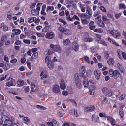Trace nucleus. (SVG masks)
Returning <instances> with one entry per match:
<instances>
[{
    "label": "nucleus",
    "instance_id": "nucleus-22",
    "mask_svg": "<svg viewBox=\"0 0 126 126\" xmlns=\"http://www.w3.org/2000/svg\"><path fill=\"white\" fill-rule=\"evenodd\" d=\"M107 63L110 66L114 65L115 60L113 58H110L107 61Z\"/></svg>",
    "mask_w": 126,
    "mask_h": 126
},
{
    "label": "nucleus",
    "instance_id": "nucleus-34",
    "mask_svg": "<svg viewBox=\"0 0 126 126\" xmlns=\"http://www.w3.org/2000/svg\"><path fill=\"white\" fill-rule=\"evenodd\" d=\"M51 28L50 26H46L45 27L42 29V32H47V31H50Z\"/></svg>",
    "mask_w": 126,
    "mask_h": 126
},
{
    "label": "nucleus",
    "instance_id": "nucleus-3",
    "mask_svg": "<svg viewBox=\"0 0 126 126\" xmlns=\"http://www.w3.org/2000/svg\"><path fill=\"white\" fill-rule=\"evenodd\" d=\"M74 78L76 86L78 88L80 89V88L82 87V85H81V81L80 80V79H79V74L77 73L75 74L74 75Z\"/></svg>",
    "mask_w": 126,
    "mask_h": 126
},
{
    "label": "nucleus",
    "instance_id": "nucleus-51",
    "mask_svg": "<svg viewBox=\"0 0 126 126\" xmlns=\"http://www.w3.org/2000/svg\"><path fill=\"white\" fill-rule=\"evenodd\" d=\"M84 61H85L86 62H87V63H88V64H89V63H90V61H89V58L87 56H85L84 57Z\"/></svg>",
    "mask_w": 126,
    "mask_h": 126
},
{
    "label": "nucleus",
    "instance_id": "nucleus-13",
    "mask_svg": "<svg viewBox=\"0 0 126 126\" xmlns=\"http://www.w3.org/2000/svg\"><path fill=\"white\" fill-rule=\"evenodd\" d=\"M82 79H84L83 81V85L85 87V88H87L89 86V82H88V79L86 77L83 76V78H82Z\"/></svg>",
    "mask_w": 126,
    "mask_h": 126
},
{
    "label": "nucleus",
    "instance_id": "nucleus-30",
    "mask_svg": "<svg viewBox=\"0 0 126 126\" xmlns=\"http://www.w3.org/2000/svg\"><path fill=\"white\" fill-rule=\"evenodd\" d=\"M13 32H15L14 34L15 35H19L20 33H21V31L20 30L18 29H15L12 30Z\"/></svg>",
    "mask_w": 126,
    "mask_h": 126
},
{
    "label": "nucleus",
    "instance_id": "nucleus-40",
    "mask_svg": "<svg viewBox=\"0 0 126 126\" xmlns=\"http://www.w3.org/2000/svg\"><path fill=\"white\" fill-rule=\"evenodd\" d=\"M40 76H42L41 78V79H43V78H47V74L44 71L41 72V73L40 74Z\"/></svg>",
    "mask_w": 126,
    "mask_h": 126
},
{
    "label": "nucleus",
    "instance_id": "nucleus-25",
    "mask_svg": "<svg viewBox=\"0 0 126 126\" xmlns=\"http://www.w3.org/2000/svg\"><path fill=\"white\" fill-rule=\"evenodd\" d=\"M80 72H81V74H80V76L81 77H82V78H83L84 74L85 73V67H82V68H81L80 70Z\"/></svg>",
    "mask_w": 126,
    "mask_h": 126
},
{
    "label": "nucleus",
    "instance_id": "nucleus-7",
    "mask_svg": "<svg viewBox=\"0 0 126 126\" xmlns=\"http://www.w3.org/2000/svg\"><path fill=\"white\" fill-rule=\"evenodd\" d=\"M2 119H5L4 124H3V126H9V123H10V117H8L6 116H2Z\"/></svg>",
    "mask_w": 126,
    "mask_h": 126
},
{
    "label": "nucleus",
    "instance_id": "nucleus-37",
    "mask_svg": "<svg viewBox=\"0 0 126 126\" xmlns=\"http://www.w3.org/2000/svg\"><path fill=\"white\" fill-rule=\"evenodd\" d=\"M2 67L4 70H8L9 69V65H8V63H6L5 64H3Z\"/></svg>",
    "mask_w": 126,
    "mask_h": 126
},
{
    "label": "nucleus",
    "instance_id": "nucleus-32",
    "mask_svg": "<svg viewBox=\"0 0 126 126\" xmlns=\"http://www.w3.org/2000/svg\"><path fill=\"white\" fill-rule=\"evenodd\" d=\"M45 10H46V5H44L42 7L41 14H42V15H46L47 14L46 12H45Z\"/></svg>",
    "mask_w": 126,
    "mask_h": 126
},
{
    "label": "nucleus",
    "instance_id": "nucleus-10",
    "mask_svg": "<svg viewBox=\"0 0 126 126\" xmlns=\"http://www.w3.org/2000/svg\"><path fill=\"white\" fill-rule=\"evenodd\" d=\"M96 20H98L97 21V24L98 26H100V27H105V23H104V22L102 21L101 19H100V16H98L95 18Z\"/></svg>",
    "mask_w": 126,
    "mask_h": 126
},
{
    "label": "nucleus",
    "instance_id": "nucleus-50",
    "mask_svg": "<svg viewBox=\"0 0 126 126\" xmlns=\"http://www.w3.org/2000/svg\"><path fill=\"white\" fill-rule=\"evenodd\" d=\"M18 85L19 86H23L24 85V81L19 80L18 81Z\"/></svg>",
    "mask_w": 126,
    "mask_h": 126
},
{
    "label": "nucleus",
    "instance_id": "nucleus-38",
    "mask_svg": "<svg viewBox=\"0 0 126 126\" xmlns=\"http://www.w3.org/2000/svg\"><path fill=\"white\" fill-rule=\"evenodd\" d=\"M81 21L83 24H88V23H89L90 20H89V18H87V19L81 20Z\"/></svg>",
    "mask_w": 126,
    "mask_h": 126
},
{
    "label": "nucleus",
    "instance_id": "nucleus-55",
    "mask_svg": "<svg viewBox=\"0 0 126 126\" xmlns=\"http://www.w3.org/2000/svg\"><path fill=\"white\" fill-rule=\"evenodd\" d=\"M119 6V9H121V8H122V9H126V5L123 3L120 4Z\"/></svg>",
    "mask_w": 126,
    "mask_h": 126
},
{
    "label": "nucleus",
    "instance_id": "nucleus-31",
    "mask_svg": "<svg viewBox=\"0 0 126 126\" xmlns=\"http://www.w3.org/2000/svg\"><path fill=\"white\" fill-rule=\"evenodd\" d=\"M108 32L109 34H111V35L113 36V37H115V36H116V32L115 30H110L108 31Z\"/></svg>",
    "mask_w": 126,
    "mask_h": 126
},
{
    "label": "nucleus",
    "instance_id": "nucleus-28",
    "mask_svg": "<svg viewBox=\"0 0 126 126\" xmlns=\"http://www.w3.org/2000/svg\"><path fill=\"white\" fill-rule=\"evenodd\" d=\"M63 44L64 46H69L70 45V40L69 39H67L63 41Z\"/></svg>",
    "mask_w": 126,
    "mask_h": 126
},
{
    "label": "nucleus",
    "instance_id": "nucleus-62",
    "mask_svg": "<svg viewBox=\"0 0 126 126\" xmlns=\"http://www.w3.org/2000/svg\"><path fill=\"white\" fill-rule=\"evenodd\" d=\"M62 94L64 96H67V95H68V93H67L66 91H63L62 92Z\"/></svg>",
    "mask_w": 126,
    "mask_h": 126
},
{
    "label": "nucleus",
    "instance_id": "nucleus-17",
    "mask_svg": "<svg viewBox=\"0 0 126 126\" xmlns=\"http://www.w3.org/2000/svg\"><path fill=\"white\" fill-rule=\"evenodd\" d=\"M94 75L96 79H100V76H101V71L99 70H95L94 71Z\"/></svg>",
    "mask_w": 126,
    "mask_h": 126
},
{
    "label": "nucleus",
    "instance_id": "nucleus-12",
    "mask_svg": "<svg viewBox=\"0 0 126 126\" xmlns=\"http://www.w3.org/2000/svg\"><path fill=\"white\" fill-rule=\"evenodd\" d=\"M92 121L94 123H99V122L100 121L99 116L98 115L93 114L92 116Z\"/></svg>",
    "mask_w": 126,
    "mask_h": 126
},
{
    "label": "nucleus",
    "instance_id": "nucleus-8",
    "mask_svg": "<svg viewBox=\"0 0 126 126\" xmlns=\"http://www.w3.org/2000/svg\"><path fill=\"white\" fill-rule=\"evenodd\" d=\"M6 81H8L6 83L7 86H12V85H15V79L12 78H9L8 80H6Z\"/></svg>",
    "mask_w": 126,
    "mask_h": 126
},
{
    "label": "nucleus",
    "instance_id": "nucleus-60",
    "mask_svg": "<svg viewBox=\"0 0 126 126\" xmlns=\"http://www.w3.org/2000/svg\"><path fill=\"white\" fill-rule=\"evenodd\" d=\"M90 95H94L95 94V91L94 90H89Z\"/></svg>",
    "mask_w": 126,
    "mask_h": 126
},
{
    "label": "nucleus",
    "instance_id": "nucleus-16",
    "mask_svg": "<svg viewBox=\"0 0 126 126\" xmlns=\"http://www.w3.org/2000/svg\"><path fill=\"white\" fill-rule=\"evenodd\" d=\"M60 85L61 89H63V90H64V89H65L66 85H65V82H64V80L62 79L60 81Z\"/></svg>",
    "mask_w": 126,
    "mask_h": 126
},
{
    "label": "nucleus",
    "instance_id": "nucleus-44",
    "mask_svg": "<svg viewBox=\"0 0 126 126\" xmlns=\"http://www.w3.org/2000/svg\"><path fill=\"white\" fill-rule=\"evenodd\" d=\"M37 58H38V52H34L32 56V59H37Z\"/></svg>",
    "mask_w": 126,
    "mask_h": 126
},
{
    "label": "nucleus",
    "instance_id": "nucleus-59",
    "mask_svg": "<svg viewBox=\"0 0 126 126\" xmlns=\"http://www.w3.org/2000/svg\"><path fill=\"white\" fill-rule=\"evenodd\" d=\"M122 58L124 59L125 60H126V52H122V54L121 55Z\"/></svg>",
    "mask_w": 126,
    "mask_h": 126
},
{
    "label": "nucleus",
    "instance_id": "nucleus-46",
    "mask_svg": "<svg viewBox=\"0 0 126 126\" xmlns=\"http://www.w3.org/2000/svg\"><path fill=\"white\" fill-rule=\"evenodd\" d=\"M86 73L88 77H90V76H91L92 73L91 70L90 69L87 70Z\"/></svg>",
    "mask_w": 126,
    "mask_h": 126
},
{
    "label": "nucleus",
    "instance_id": "nucleus-52",
    "mask_svg": "<svg viewBox=\"0 0 126 126\" xmlns=\"http://www.w3.org/2000/svg\"><path fill=\"white\" fill-rule=\"evenodd\" d=\"M65 30V29H64V28L63 27H60L58 28L59 31H60V32H61L62 33H63V32H64Z\"/></svg>",
    "mask_w": 126,
    "mask_h": 126
},
{
    "label": "nucleus",
    "instance_id": "nucleus-20",
    "mask_svg": "<svg viewBox=\"0 0 126 126\" xmlns=\"http://www.w3.org/2000/svg\"><path fill=\"white\" fill-rule=\"evenodd\" d=\"M46 37L48 38V39H54V37H55V34L52 32L47 33Z\"/></svg>",
    "mask_w": 126,
    "mask_h": 126
},
{
    "label": "nucleus",
    "instance_id": "nucleus-36",
    "mask_svg": "<svg viewBox=\"0 0 126 126\" xmlns=\"http://www.w3.org/2000/svg\"><path fill=\"white\" fill-rule=\"evenodd\" d=\"M96 41L98 42V43H99V44H101L103 46H107V43H106V42H105L104 41L102 40V39H99Z\"/></svg>",
    "mask_w": 126,
    "mask_h": 126
},
{
    "label": "nucleus",
    "instance_id": "nucleus-21",
    "mask_svg": "<svg viewBox=\"0 0 126 126\" xmlns=\"http://www.w3.org/2000/svg\"><path fill=\"white\" fill-rule=\"evenodd\" d=\"M124 107H125L124 105L120 106L119 115L122 118L124 117V110H123V108H124Z\"/></svg>",
    "mask_w": 126,
    "mask_h": 126
},
{
    "label": "nucleus",
    "instance_id": "nucleus-48",
    "mask_svg": "<svg viewBox=\"0 0 126 126\" xmlns=\"http://www.w3.org/2000/svg\"><path fill=\"white\" fill-rule=\"evenodd\" d=\"M81 47H82V50H84V51H86V50H87V45L84 43H83L81 45Z\"/></svg>",
    "mask_w": 126,
    "mask_h": 126
},
{
    "label": "nucleus",
    "instance_id": "nucleus-43",
    "mask_svg": "<svg viewBox=\"0 0 126 126\" xmlns=\"http://www.w3.org/2000/svg\"><path fill=\"white\" fill-rule=\"evenodd\" d=\"M117 54L121 59H122V54H123V52H122V51L121 50H118L117 52Z\"/></svg>",
    "mask_w": 126,
    "mask_h": 126
},
{
    "label": "nucleus",
    "instance_id": "nucleus-49",
    "mask_svg": "<svg viewBox=\"0 0 126 126\" xmlns=\"http://www.w3.org/2000/svg\"><path fill=\"white\" fill-rule=\"evenodd\" d=\"M126 98V94H122L119 97V101H123Z\"/></svg>",
    "mask_w": 126,
    "mask_h": 126
},
{
    "label": "nucleus",
    "instance_id": "nucleus-4",
    "mask_svg": "<svg viewBox=\"0 0 126 126\" xmlns=\"http://www.w3.org/2000/svg\"><path fill=\"white\" fill-rule=\"evenodd\" d=\"M102 91L106 97H112L113 96V92H112V90L107 88H103Z\"/></svg>",
    "mask_w": 126,
    "mask_h": 126
},
{
    "label": "nucleus",
    "instance_id": "nucleus-15",
    "mask_svg": "<svg viewBox=\"0 0 126 126\" xmlns=\"http://www.w3.org/2000/svg\"><path fill=\"white\" fill-rule=\"evenodd\" d=\"M72 49L75 51V52H77L79 49V45H78V43L76 42H74L73 43L72 45Z\"/></svg>",
    "mask_w": 126,
    "mask_h": 126
},
{
    "label": "nucleus",
    "instance_id": "nucleus-33",
    "mask_svg": "<svg viewBox=\"0 0 126 126\" xmlns=\"http://www.w3.org/2000/svg\"><path fill=\"white\" fill-rule=\"evenodd\" d=\"M87 18H89V16L87 15L86 13L82 14L81 15V20H82L83 19H86Z\"/></svg>",
    "mask_w": 126,
    "mask_h": 126
},
{
    "label": "nucleus",
    "instance_id": "nucleus-6",
    "mask_svg": "<svg viewBox=\"0 0 126 126\" xmlns=\"http://www.w3.org/2000/svg\"><path fill=\"white\" fill-rule=\"evenodd\" d=\"M1 40H2V42H4L5 43V46H9L10 41L8 40L7 35L5 34L3 35L1 37Z\"/></svg>",
    "mask_w": 126,
    "mask_h": 126
},
{
    "label": "nucleus",
    "instance_id": "nucleus-18",
    "mask_svg": "<svg viewBox=\"0 0 126 126\" xmlns=\"http://www.w3.org/2000/svg\"><path fill=\"white\" fill-rule=\"evenodd\" d=\"M117 67L119 69L120 71L123 73V74H125V69H124V67L119 63H117Z\"/></svg>",
    "mask_w": 126,
    "mask_h": 126
},
{
    "label": "nucleus",
    "instance_id": "nucleus-11",
    "mask_svg": "<svg viewBox=\"0 0 126 126\" xmlns=\"http://www.w3.org/2000/svg\"><path fill=\"white\" fill-rule=\"evenodd\" d=\"M14 121V117H10V123H9V126H19L17 123L13 122Z\"/></svg>",
    "mask_w": 126,
    "mask_h": 126
},
{
    "label": "nucleus",
    "instance_id": "nucleus-63",
    "mask_svg": "<svg viewBox=\"0 0 126 126\" xmlns=\"http://www.w3.org/2000/svg\"><path fill=\"white\" fill-rule=\"evenodd\" d=\"M111 125L112 126H117V124H116V122H115V120L114 119H113L111 121Z\"/></svg>",
    "mask_w": 126,
    "mask_h": 126
},
{
    "label": "nucleus",
    "instance_id": "nucleus-26",
    "mask_svg": "<svg viewBox=\"0 0 126 126\" xmlns=\"http://www.w3.org/2000/svg\"><path fill=\"white\" fill-rule=\"evenodd\" d=\"M86 13L89 17L92 15V11H91V8L90 7H87Z\"/></svg>",
    "mask_w": 126,
    "mask_h": 126
},
{
    "label": "nucleus",
    "instance_id": "nucleus-58",
    "mask_svg": "<svg viewBox=\"0 0 126 126\" xmlns=\"http://www.w3.org/2000/svg\"><path fill=\"white\" fill-rule=\"evenodd\" d=\"M23 42L25 43V44L30 45V40L29 39H24Z\"/></svg>",
    "mask_w": 126,
    "mask_h": 126
},
{
    "label": "nucleus",
    "instance_id": "nucleus-1",
    "mask_svg": "<svg viewBox=\"0 0 126 126\" xmlns=\"http://www.w3.org/2000/svg\"><path fill=\"white\" fill-rule=\"evenodd\" d=\"M109 74L110 77H113V76H115L116 78H117V77H120V78L122 77V75L120 74L119 70H115L114 71L113 69L109 70Z\"/></svg>",
    "mask_w": 126,
    "mask_h": 126
},
{
    "label": "nucleus",
    "instance_id": "nucleus-47",
    "mask_svg": "<svg viewBox=\"0 0 126 126\" xmlns=\"http://www.w3.org/2000/svg\"><path fill=\"white\" fill-rule=\"evenodd\" d=\"M63 33H64V34H65L66 35H69V34H70L71 33V32L70 30H69V29H65Z\"/></svg>",
    "mask_w": 126,
    "mask_h": 126
},
{
    "label": "nucleus",
    "instance_id": "nucleus-41",
    "mask_svg": "<svg viewBox=\"0 0 126 126\" xmlns=\"http://www.w3.org/2000/svg\"><path fill=\"white\" fill-rule=\"evenodd\" d=\"M88 87H89V89L91 90H95V89H96V87L93 85V84H90Z\"/></svg>",
    "mask_w": 126,
    "mask_h": 126
},
{
    "label": "nucleus",
    "instance_id": "nucleus-53",
    "mask_svg": "<svg viewBox=\"0 0 126 126\" xmlns=\"http://www.w3.org/2000/svg\"><path fill=\"white\" fill-rule=\"evenodd\" d=\"M42 3H38L37 5V8H36V10H37V11H39V10H40L41 9V6L42 5Z\"/></svg>",
    "mask_w": 126,
    "mask_h": 126
},
{
    "label": "nucleus",
    "instance_id": "nucleus-29",
    "mask_svg": "<svg viewBox=\"0 0 126 126\" xmlns=\"http://www.w3.org/2000/svg\"><path fill=\"white\" fill-rule=\"evenodd\" d=\"M37 19V18L35 17H33L32 18H29L28 19V21L29 22V23H32V22H35V20H36Z\"/></svg>",
    "mask_w": 126,
    "mask_h": 126
},
{
    "label": "nucleus",
    "instance_id": "nucleus-39",
    "mask_svg": "<svg viewBox=\"0 0 126 126\" xmlns=\"http://www.w3.org/2000/svg\"><path fill=\"white\" fill-rule=\"evenodd\" d=\"M32 15H38L39 14V11L34 9L32 10Z\"/></svg>",
    "mask_w": 126,
    "mask_h": 126
},
{
    "label": "nucleus",
    "instance_id": "nucleus-5",
    "mask_svg": "<svg viewBox=\"0 0 126 126\" xmlns=\"http://www.w3.org/2000/svg\"><path fill=\"white\" fill-rule=\"evenodd\" d=\"M50 48H51L54 52H57V53H59V54L62 52V48L59 45H54L53 44H50Z\"/></svg>",
    "mask_w": 126,
    "mask_h": 126
},
{
    "label": "nucleus",
    "instance_id": "nucleus-45",
    "mask_svg": "<svg viewBox=\"0 0 126 126\" xmlns=\"http://www.w3.org/2000/svg\"><path fill=\"white\" fill-rule=\"evenodd\" d=\"M94 32L96 33H102L103 32V30L101 29H95L94 30Z\"/></svg>",
    "mask_w": 126,
    "mask_h": 126
},
{
    "label": "nucleus",
    "instance_id": "nucleus-57",
    "mask_svg": "<svg viewBox=\"0 0 126 126\" xmlns=\"http://www.w3.org/2000/svg\"><path fill=\"white\" fill-rule=\"evenodd\" d=\"M66 4H72L73 1L72 0H66Z\"/></svg>",
    "mask_w": 126,
    "mask_h": 126
},
{
    "label": "nucleus",
    "instance_id": "nucleus-14",
    "mask_svg": "<svg viewBox=\"0 0 126 126\" xmlns=\"http://www.w3.org/2000/svg\"><path fill=\"white\" fill-rule=\"evenodd\" d=\"M95 110V106L91 105L85 108V112L90 113V112H93Z\"/></svg>",
    "mask_w": 126,
    "mask_h": 126
},
{
    "label": "nucleus",
    "instance_id": "nucleus-24",
    "mask_svg": "<svg viewBox=\"0 0 126 126\" xmlns=\"http://www.w3.org/2000/svg\"><path fill=\"white\" fill-rule=\"evenodd\" d=\"M94 22L92 21L89 23V28L91 30H93L96 28V26L94 25Z\"/></svg>",
    "mask_w": 126,
    "mask_h": 126
},
{
    "label": "nucleus",
    "instance_id": "nucleus-27",
    "mask_svg": "<svg viewBox=\"0 0 126 126\" xmlns=\"http://www.w3.org/2000/svg\"><path fill=\"white\" fill-rule=\"evenodd\" d=\"M108 41H109L112 44L116 46V47H119L120 46V45H119L118 43L116 42L114 39H111L110 37L108 38Z\"/></svg>",
    "mask_w": 126,
    "mask_h": 126
},
{
    "label": "nucleus",
    "instance_id": "nucleus-19",
    "mask_svg": "<svg viewBox=\"0 0 126 126\" xmlns=\"http://www.w3.org/2000/svg\"><path fill=\"white\" fill-rule=\"evenodd\" d=\"M31 93H32V92H36V91L38 90V88H37V86H36V85H35V84H32L31 85Z\"/></svg>",
    "mask_w": 126,
    "mask_h": 126
},
{
    "label": "nucleus",
    "instance_id": "nucleus-42",
    "mask_svg": "<svg viewBox=\"0 0 126 126\" xmlns=\"http://www.w3.org/2000/svg\"><path fill=\"white\" fill-rule=\"evenodd\" d=\"M80 7L81 9V11L82 12H85V10H86V7H85V6H84L82 4L80 5Z\"/></svg>",
    "mask_w": 126,
    "mask_h": 126
},
{
    "label": "nucleus",
    "instance_id": "nucleus-23",
    "mask_svg": "<svg viewBox=\"0 0 126 126\" xmlns=\"http://www.w3.org/2000/svg\"><path fill=\"white\" fill-rule=\"evenodd\" d=\"M70 114H74L76 118H78V117L79 116L77 111L74 109H72V110H71V111H70Z\"/></svg>",
    "mask_w": 126,
    "mask_h": 126
},
{
    "label": "nucleus",
    "instance_id": "nucleus-9",
    "mask_svg": "<svg viewBox=\"0 0 126 126\" xmlns=\"http://www.w3.org/2000/svg\"><path fill=\"white\" fill-rule=\"evenodd\" d=\"M52 90L54 93H60L61 88L58 85H54L52 87Z\"/></svg>",
    "mask_w": 126,
    "mask_h": 126
},
{
    "label": "nucleus",
    "instance_id": "nucleus-35",
    "mask_svg": "<svg viewBox=\"0 0 126 126\" xmlns=\"http://www.w3.org/2000/svg\"><path fill=\"white\" fill-rule=\"evenodd\" d=\"M102 19L103 21H104V22H105V23H107V24L110 23V20L108 19L107 18V17L103 16L102 17Z\"/></svg>",
    "mask_w": 126,
    "mask_h": 126
},
{
    "label": "nucleus",
    "instance_id": "nucleus-2",
    "mask_svg": "<svg viewBox=\"0 0 126 126\" xmlns=\"http://www.w3.org/2000/svg\"><path fill=\"white\" fill-rule=\"evenodd\" d=\"M45 63H48V67L50 69L54 68V62L51 60V56H47L45 58Z\"/></svg>",
    "mask_w": 126,
    "mask_h": 126
},
{
    "label": "nucleus",
    "instance_id": "nucleus-56",
    "mask_svg": "<svg viewBox=\"0 0 126 126\" xmlns=\"http://www.w3.org/2000/svg\"><path fill=\"white\" fill-rule=\"evenodd\" d=\"M59 21H60V22L63 23V24H64V25H66V24H67V23H66V21H64L63 19H59Z\"/></svg>",
    "mask_w": 126,
    "mask_h": 126
},
{
    "label": "nucleus",
    "instance_id": "nucleus-54",
    "mask_svg": "<svg viewBox=\"0 0 126 126\" xmlns=\"http://www.w3.org/2000/svg\"><path fill=\"white\" fill-rule=\"evenodd\" d=\"M54 52H55L53 48H51V49H49L48 51V55H52V54H54Z\"/></svg>",
    "mask_w": 126,
    "mask_h": 126
},
{
    "label": "nucleus",
    "instance_id": "nucleus-64",
    "mask_svg": "<svg viewBox=\"0 0 126 126\" xmlns=\"http://www.w3.org/2000/svg\"><path fill=\"white\" fill-rule=\"evenodd\" d=\"M63 126H70V123L69 122H66L62 125Z\"/></svg>",
    "mask_w": 126,
    "mask_h": 126
},
{
    "label": "nucleus",
    "instance_id": "nucleus-61",
    "mask_svg": "<svg viewBox=\"0 0 126 126\" xmlns=\"http://www.w3.org/2000/svg\"><path fill=\"white\" fill-rule=\"evenodd\" d=\"M104 57L105 59H109V53L107 51L104 53Z\"/></svg>",
    "mask_w": 126,
    "mask_h": 126
}]
</instances>
